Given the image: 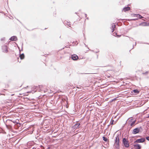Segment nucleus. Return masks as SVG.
<instances>
[{
	"label": "nucleus",
	"mask_w": 149,
	"mask_h": 149,
	"mask_svg": "<svg viewBox=\"0 0 149 149\" xmlns=\"http://www.w3.org/2000/svg\"><path fill=\"white\" fill-rule=\"evenodd\" d=\"M139 92V91L137 89L134 90L132 91V93H138Z\"/></svg>",
	"instance_id": "obj_14"
},
{
	"label": "nucleus",
	"mask_w": 149,
	"mask_h": 149,
	"mask_svg": "<svg viewBox=\"0 0 149 149\" xmlns=\"http://www.w3.org/2000/svg\"><path fill=\"white\" fill-rule=\"evenodd\" d=\"M114 146L116 148L118 149L120 148V142H115Z\"/></svg>",
	"instance_id": "obj_4"
},
{
	"label": "nucleus",
	"mask_w": 149,
	"mask_h": 149,
	"mask_svg": "<svg viewBox=\"0 0 149 149\" xmlns=\"http://www.w3.org/2000/svg\"><path fill=\"white\" fill-rule=\"evenodd\" d=\"M116 36H118V37H120V35H117V33H116Z\"/></svg>",
	"instance_id": "obj_23"
},
{
	"label": "nucleus",
	"mask_w": 149,
	"mask_h": 149,
	"mask_svg": "<svg viewBox=\"0 0 149 149\" xmlns=\"http://www.w3.org/2000/svg\"><path fill=\"white\" fill-rule=\"evenodd\" d=\"M145 139L144 138H141V139H137L134 142V143H142L144 142Z\"/></svg>",
	"instance_id": "obj_3"
},
{
	"label": "nucleus",
	"mask_w": 149,
	"mask_h": 149,
	"mask_svg": "<svg viewBox=\"0 0 149 149\" xmlns=\"http://www.w3.org/2000/svg\"><path fill=\"white\" fill-rule=\"evenodd\" d=\"M140 131V129L139 128H137L133 130V133L134 134H136L139 133Z\"/></svg>",
	"instance_id": "obj_5"
},
{
	"label": "nucleus",
	"mask_w": 149,
	"mask_h": 149,
	"mask_svg": "<svg viewBox=\"0 0 149 149\" xmlns=\"http://www.w3.org/2000/svg\"><path fill=\"white\" fill-rule=\"evenodd\" d=\"M17 39V37L15 36H13L10 39V40H11L14 41L16 40Z\"/></svg>",
	"instance_id": "obj_13"
},
{
	"label": "nucleus",
	"mask_w": 149,
	"mask_h": 149,
	"mask_svg": "<svg viewBox=\"0 0 149 149\" xmlns=\"http://www.w3.org/2000/svg\"><path fill=\"white\" fill-rule=\"evenodd\" d=\"M123 142L125 147L128 148L129 146V144L128 141L125 138H123Z\"/></svg>",
	"instance_id": "obj_1"
},
{
	"label": "nucleus",
	"mask_w": 149,
	"mask_h": 149,
	"mask_svg": "<svg viewBox=\"0 0 149 149\" xmlns=\"http://www.w3.org/2000/svg\"><path fill=\"white\" fill-rule=\"evenodd\" d=\"M135 121H133L132 122V123L131 124V126H133L134 124V123H135Z\"/></svg>",
	"instance_id": "obj_20"
},
{
	"label": "nucleus",
	"mask_w": 149,
	"mask_h": 149,
	"mask_svg": "<svg viewBox=\"0 0 149 149\" xmlns=\"http://www.w3.org/2000/svg\"><path fill=\"white\" fill-rule=\"evenodd\" d=\"M9 87V85L8 84H5V88L6 89H4L5 90H6V89H7Z\"/></svg>",
	"instance_id": "obj_18"
},
{
	"label": "nucleus",
	"mask_w": 149,
	"mask_h": 149,
	"mask_svg": "<svg viewBox=\"0 0 149 149\" xmlns=\"http://www.w3.org/2000/svg\"><path fill=\"white\" fill-rule=\"evenodd\" d=\"M20 58L22 60L24 58V55L23 54H22L20 55L19 56Z\"/></svg>",
	"instance_id": "obj_15"
},
{
	"label": "nucleus",
	"mask_w": 149,
	"mask_h": 149,
	"mask_svg": "<svg viewBox=\"0 0 149 149\" xmlns=\"http://www.w3.org/2000/svg\"><path fill=\"white\" fill-rule=\"evenodd\" d=\"M134 146L135 149H140L141 148V146L139 144L134 145Z\"/></svg>",
	"instance_id": "obj_9"
},
{
	"label": "nucleus",
	"mask_w": 149,
	"mask_h": 149,
	"mask_svg": "<svg viewBox=\"0 0 149 149\" xmlns=\"http://www.w3.org/2000/svg\"><path fill=\"white\" fill-rule=\"evenodd\" d=\"M146 118H149V115L147 117H146Z\"/></svg>",
	"instance_id": "obj_25"
},
{
	"label": "nucleus",
	"mask_w": 149,
	"mask_h": 149,
	"mask_svg": "<svg viewBox=\"0 0 149 149\" xmlns=\"http://www.w3.org/2000/svg\"><path fill=\"white\" fill-rule=\"evenodd\" d=\"M72 58L74 60H77L78 59L79 57L76 54H74L72 55Z\"/></svg>",
	"instance_id": "obj_8"
},
{
	"label": "nucleus",
	"mask_w": 149,
	"mask_h": 149,
	"mask_svg": "<svg viewBox=\"0 0 149 149\" xmlns=\"http://www.w3.org/2000/svg\"><path fill=\"white\" fill-rule=\"evenodd\" d=\"M146 139L148 140V141H149V137H146Z\"/></svg>",
	"instance_id": "obj_22"
},
{
	"label": "nucleus",
	"mask_w": 149,
	"mask_h": 149,
	"mask_svg": "<svg viewBox=\"0 0 149 149\" xmlns=\"http://www.w3.org/2000/svg\"><path fill=\"white\" fill-rule=\"evenodd\" d=\"M114 121V120H111V124H112V125H113V122Z\"/></svg>",
	"instance_id": "obj_21"
},
{
	"label": "nucleus",
	"mask_w": 149,
	"mask_h": 149,
	"mask_svg": "<svg viewBox=\"0 0 149 149\" xmlns=\"http://www.w3.org/2000/svg\"><path fill=\"white\" fill-rule=\"evenodd\" d=\"M3 51L5 53H7L8 52V48L7 46H3L2 47Z\"/></svg>",
	"instance_id": "obj_6"
},
{
	"label": "nucleus",
	"mask_w": 149,
	"mask_h": 149,
	"mask_svg": "<svg viewBox=\"0 0 149 149\" xmlns=\"http://www.w3.org/2000/svg\"><path fill=\"white\" fill-rule=\"evenodd\" d=\"M134 16H136V17H139L140 19H141L143 17H142L141 15H140L139 14H137V15L134 14Z\"/></svg>",
	"instance_id": "obj_16"
},
{
	"label": "nucleus",
	"mask_w": 149,
	"mask_h": 149,
	"mask_svg": "<svg viewBox=\"0 0 149 149\" xmlns=\"http://www.w3.org/2000/svg\"><path fill=\"white\" fill-rule=\"evenodd\" d=\"M148 72H146L145 73H143V74H148Z\"/></svg>",
	"instance_id": "obj_24"
},
{
	"label": "nucleus",
	"mask_w": 149,
	"mask_h": 149,
	"mask_svg": "<svg viewBox=\"0 0 149 149\" xmlns=\"http://www.w3.org/2000/svg\"><path fill=\"white\" fill-rule=\"evenodd\" d=\"M66 107H67V108H68V106H67Z\"/></svg>",
	"instance_id": "obj_26"
},
{
	"label": "nucleus",
	"mask_w": 149,
	"mask_h": 149,
	"mask_svg": "<svg viewBox=\"0 0 149 149\" xmlns=\"http://www.w3.org/2000/svg\"><path fill=\"white\" fill-rule=\"evenodd\" d=\"M120 135H117L116 138L115 142H120Z\"/></svg>",
	"instance_id": "obj_12"
},
{
	"label": "nucleus",
	"mask_w": 149,
	"mask_h": 149,
	"mask_svg": "<svg viewBox=\"0 0 149 149\" xmlns=\"http://www.w3.org/2000/svg\"><path fill=\"white\" fill-rule=\"evenodd\" d=\"M139 26H147L149 25V24L146 22H143L139 24Z\"/></svg>",
	"instance_id": "obj_7"
},
{
	"label": "nucleus",
	"mask_w": 149,
	"mask_h": 149,
	"mask_svg": "<svg viewBox=\"0 0 149 149\" xmlns=\"http://www.w3.org/2000/svg\"><path fill=\"white\" fill-rule=\"evenodd\" d=\"M38 87L36 86H33L32 87H29V88L31 89L29 91V93L35 92L36 91Z\"/></svg>",
	"instance_id": "obj_2"
},
{
	"label": "nucleus",
	"mask_w": 149,
	"mask_h": 149,
	"mask_svg": "<svg viewBox=\"0 0 149 149\" xmlns=\"http://www.w3.org/2000/svg\"><path fill=\"white\" fill-rule=\"evenodd\" d=\"M102 138H103V140L104 141H106H106H107V139L106 138H105V137H104V136H103V137H102Z\"/></svg>",
	"instance_id": "obj_19"
},
{
	"label": "nucleus",
	"mask_w": 149,
	"mask_h": 149,
	"mask_svg": "<svg viewBox=\"0 0 149 149\" xmlns=\"http://www.w3.org/2000/svg\"><path fill=\"white\" fill-rule=\"evenodd\" d=\"M80 125V123H76L74 125V126L75 127L77 128Z\"/></svg>",
	"instance_id": "obj_17"
},
{
	"label": "nucleus",
	"mask_w": 149,
	"mask_h": 149,
	"mask_svg": "<svg viewBox=\"0 0 149 149\" xmlns=\"http://www.w3.org/2000/svg\"><path fill=\"white\" fill-rule=\"evenodd\" d=\"M130 10V8L129 7H127L124 8L123 10V11L124 12L129 10Z\"/></svg>",
	"instance_id": "obj_10"
},
{
	"label": "nucleus",
	"mask_w": 149,
	"mask_h": 149,
	"mask_svg": "<svg viewBox=\"0 0 149 149\" xmlns=\"http://www.w3.org/2000/svg\"><path fill=\"white\" fill-rule=\"evenodd\" d=\"M115 27H116V25H115L114 24H113L112 25L111 27V32H113V31L115 30Z\"/></svg>",
	"instance_id": "obj_11"
}]
</instances>
